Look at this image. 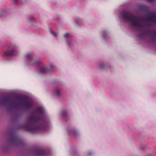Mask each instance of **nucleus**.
<instances>
[{
  "label": "nucleus",
  "mask_w": 156,
  "mask_h": 156,
  "mask_svg": "<svg viewBox=\"0 0 156 156\" xmlns=\"http://www.w3.org/2000/svg\"><path fill=\"white\" fill-rule=\"evenodd\" d=\"M150 14L151 16L144 19L134 16L130 12L122 11L121 18L132 27L139 28V31L141 35H145L148 34L150 32L147 28V24L146 21L149 22L151 24L156 25V13H153L151 12ZM153 38H156V31H153Z\"/></svg>",
  "instance_id": "f257e3e1"
},
{
  "label": "nucleus",
  "mask_w": 156,
  "mask_h": 156,
  "mask_svg": "<svg viewBox=\"0 0 156 156\" xmlns=\"http://www.w3.org/2000/svg\"><path fill=\"white\" fill-rule=\"evenodd\" d=\"M34 112H33L29 117L27 124L21 128H24L32 133H35L40 128L39 127L35 126L34 125V124L40 120L39 118L34 116Z\"/></svg>",
  "instance_id": "f03ea898"
},
{
  "label": "nucleus",
  "mask_w": 156,
  "mask_h": 156,
  "mask_svg": "<svg viewBox=\"0 0 156 156\" xmlns=\"http://www.w3.org/2000/svg\"><path fill=\"white\" fill-rule=\"evenodd\" d=\"M33 54L32 53H28L26 55L27 58V64L29 65L34 66L36 67H39L41 68L40 73L42 74H45L50 70H46L43 66V65L40 62L37 61L34 62L33 60Z\"/></svg>",
  "instance_id": "7ed1b4c3"
},
{
  "label": "nucleus",
  "mask_w": 156,
  "mask_h": 156,
  "mask_svg": "<svg viewBox=\"0 0 156 156\" xmlns=\"http://www.w3.org/2000/svg\"><path fill=\"white\" fill-rule=\"evenodd\" d=\"M2 101H1V103L4 105L8 104L11 107H16L20 105V102L18 103L11 101L9 97L5 96L2 98Z\"/></svg>",
  "instance_id": "20e7f679"
},
{
  "label": "nucleus",
  "mask_w": 156,
  "mask_h": 156,
  "mask_svg": "<svg viewBox=\"0 0 156 156\" xmlns=\"http://www.w3.org/2000/svg\"><path fill=\"white\" fill-rule=\"evenodd\" d=\"M16 48V46L14 44H11L10 46L9 47L8 50L5 52L4 55L7 56H11L16 55V51L13 48Z\"/></svg>",
  "instance_id": "39448f33"
},
{
  "label": "nucleus",
  "mask_w": 156,
  "mask_h": 156,
  "mask_svg": "<svg viewBox=\"0 0 156 156\" xmlns=\"http://www.w3.org/2000/svg\"><path fill=\"white\" fill-rule=\"evenodd\" d=\"M17 98L18 99L21 100L25 102L23 104V106L26 108L29 109L31 107L32 104V102L28 100L27 98L21 97H17Z\"/></svg>",
  "instance_id": "423d86ee"
},
{
  "label": "nucleus",
  "mask_w": 156,
  "mask_h": 156,
  "mask_svg": "<svg viewBox=\"0 0 156 156\" xmlns=\"http://www.w3.org/2000/svg\"><path fill=\"white\" fill-rule=\"evenodd\" d=\"M10 142L12 144H19L21 142L18 136H15L11 137L9 139Z\"/></svg>",
  "instance_id": "0eeeda50"
},
{
  "label": "nucleus",
  "mask_w": 156,
  "mask_h": 156,
  "mask_svg": "<svg viewBox=\"0 0 156 156\" xmlns=\"http://www.w3.org/2000/svg\"><path fill=\"white\" fill-rule=\"evenodd\" d=\"M36 112L39 114H42L44 112V109L43 108L39 107L36 109Z\"/></svg>",
  "instance_id": "6e6552de"
},
{
  "label": "nucleus",
  "mask_w": 156,
  "mask_h": 156,
  "mask_svg": "<svg viewBox=\"0 0 156 156\" xmlns=\"http://www.w3.org/2000/svg\"><path fill=\"white\" fill-rule=\"evenodd\" d=\"M45 154V152L44 151L40 150L37 152L36 154L39 156H41L44 155Z\"/></svg>",
  "instance_id": "1a4fd4ad"
},
{
  "label": "nucleus",
  "mask_w": 156,
  "mask_h": 156,
  "mask_svg": "<svg viewBox=\"0 0 156 156\" xmlns=\"http://www.w3.org/2000/svg\"><path fill=\"white\" fill-rule=\"evenodd\" d=\"M60 90L58 88L56 89L55 91V94L57 96H59L60 95Z\"/></svg>",
  "instance_id": "9d476101"
},
{
  "label": "nucleus",
  "mask_w": 156,
  "mask_h": 156,
  "mask_svg": "<svg viewBox=\"0 0 156 156\" xmlns=\"http://www.w3.org/2000/svg\"><path fill=\"white\" fill-rule=\"evenodd\" d=\"M64 37L67 39L70 37V35L68 33H66L64 35Z\"/></svg>",
  "instance_id": "9b49d317"
},
{
  "label": "nucleus",
  "mask_w": 156,
  "mask_h": 156,
  "mask_svg": "<svg viewBox=\"0 0 156 156\" xmlns=\"http://www.w3.org/2000/svg\"><path fill=\"white\" fill-rule=\"evenodd\" d=\"M67 112L66 111H63L61 113V115L62 116H65L67 115Z\"/></svg>",
  "instance_id": "f8f14e48"
},
{
  "label": "nucleus",
  "mask_w": 156,
  "mask_h": 156,
  "mask_svg": "<svg viewBox=\"0 0 156 156\" xmlns=\"http://www.w3.org/2000/svg\"><path fill=\"white\" fill-rule=\"evenodd\" d=\"M50 31L51 33L54 36H56L57 35V34L54 33L52 31L50 30Z\"/></svg>",
  "instance_id": "ddd939ff"
},
{
  "label": "nucleus",
  "mask_w": 156,
  "mask_h": 156,
  "mask_svg": "<svg viewBox=\"0 0 156 156\" xmlns=\"http://www.w3.org/2000/svg\"><path fill=\"white\" fill-rule=\"evenodd\" d=\"M105 34H106L105 32V31H103L102 32V36L104 38H106Z\"/></svg>",
  "instance_id": "4468645a"
},
{
  "label": "nucleus",
  "mask_w": 156,
  "mask_h": 156,
  "mask_svg": "<svg viewBox=\"0 0 156 156\" xmlns=\"http://www.w3.org/2000/svg\"><path fill=\"white\" fill-rule=\"evenodd\" d=\"M66 43L68 46L70 45L71 44V42L68 39H67L66 40Z\"/></svg>",
  "instance_id": "2eb2a0df"
},
{
  "label": "nucleus",
  "mask_w": 156,
  "mask_h": 156,
  "mask_svg": "<svg viewBox=\"0 0 156 156\" xmlns=\"http://www.w3.org/2000/svg\"><path fill=\"white\" fill-rule=\"evenodd\" d=\"M14 1V2L15 4H17L18 3L19 1V0H13Z\"/></svg>",
  "instance_id": "dca6fc26"
},
{
  "label": "nucleus",
  "mask_w": 156,
  "mask_h": 156,
  "mask_svg": "<svg viewBox=\"0 0 156 156\" xmlns=\"http://www.w3.org/2000/svg\"><path fill=\"white\" fill-rule=\"evenodd\" d=\"M72 132L73 133V134L75 135H76L77 133V132L76 131H74Z\"/></svg>",
  "instance_id": "f3484780"
},
{
  "label": "nucleus",
  "mask_w": 156,
  "mask_h": 156,
  "mask_svg": "<svg viewBox=\"0 0 156 156\" xmlns=\"http://www.w3.org/2000/svg\"><path fill=\"white\" fill-rule=\"evenodd\" d=\"M104 64H101V65L100 66H101V67L102 68H103V66H104Z\"/></svg>",
  "instance_id": "a211bd4d"
},
{
  "label": "nucleus",
  "mask_w": 156,
  "mask_h": 156,
  "mask_svg": "<svg viewBox=\"0 0 156 156\" xmlns=\"http://www.w3.org/2000/svg\"><path fill=\"white\" fill-rule=\"evenodd\" d=\"M54 67V66L53 65L51 66V69H52Z\"/></svg>",
  "instance_id": "6ab92c4d"
},
{
  "label": "nucleus",
  "mask_w": 156,
  "mask_h": 156,
  "mask_svg": "<svg viewBox=\"0 0 156 156\" xmlns=\"http://www.w3.org/2000/svg\"><path fill=\"white\" fill-rule=\"evenodd\" d=\"M149 2H152L154 1V0H148Z\"/></svg>",
  "instance_id": "aec40b11"
},
{
  "label": "nucleus",
  "mask_w": 156,
  "mask_h": 156,
  "mask_svg": "<svg viewBox=\"0 0 156 156\" xmlns=\"http://www.w3.org/2000/svg\"><path fill=\"white\" fill-rule=\"evenodd\" d=\"M75 22H76V23H78L77 22V21H75Z\"/></svg>",
  "instance_id": "412c9836"
},
{
  "label": "nucleus",
  "mask_w": 156,
  "mask_h": 156,
  "mask_svg": "<svg viewBox=\"0 0 156 156\" xmlns=\"http://www.w3.org/2000/svg\"><path fill=\"white\" fill-rule=\"evenodd\" d=\"M68 132L69 133H70V132H69V131H68Z\"/></svg>",
  "instance_id": "4be33fe9"
},
{
  "label": "nucleus",
  "mask_w": 156,
  "mask_h": 156,
  "mask_svg": "<svg viewBox=\"0 0 156 156\" xmlns=\"http://www.w3.org/2000/svg\"><path fill=\"white\" fill-rule=\"evenodd\" d=\"M78 19L79 20H80V19L79 18H78Z\"/></svg>",
  "instance_id": "5701e85b"
}]
</instances>
